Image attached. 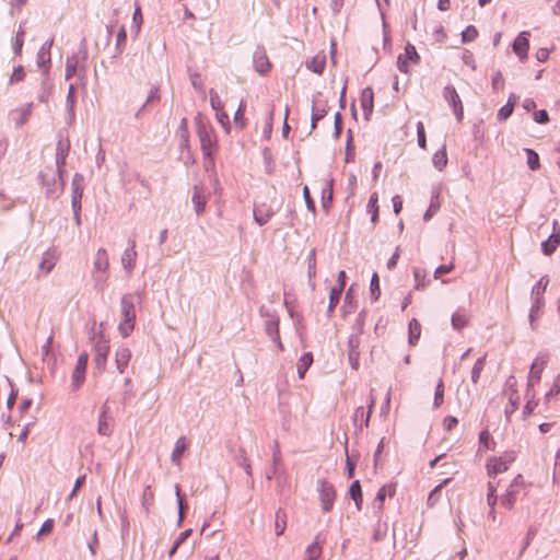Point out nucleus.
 Listing matches in <instances>:
<instances>
[{"mask_svg": "<svg viewBox=\"0 0 560 560\" xmlns=\"http://www.w3.org/2000/svg\"><path fill=\"white\" fill-rule=\"evenodd\" d=\"M197 136L200 141V148L205 160L213 163V153L217 150V138L212 127L203 121L201 116L195 118Z\"/></svg>", "mask_w": 560, "mask_h": 560, "instance_id": "f257e3e1", "label": "nucleus"}, {"mask_svg": "<svg viewBox=\"0 0 560 560\" xmlns=\"http://www.w3.org/2000/svg\"><path fill=\"white\" fill-rule=\"evenodd\" d=\"M121 322L118 326L120 335L126 338L135 329L136 307L132 294H124L120 300Z\"/></svg>", "mask_w": 560, "mask_h": 560, "instance_id": "f03ea898", "label": "nucleus"}, {"mask_svg": "<svg viewBox=\"0 0 560 560\" xmlns=\"http://www.w3.org/2000/svg\"><path fill=\"white\" fill-rule=\"evenodd\" d=\"M108 267L109 260L105 248H98L96 252L93 269L92 279L94 281V288L98 291H103L108 280Z\"/></svg>", "mask_w": 560, "mask_h": 560, "instance_id": "7ed1b4c3", "label": "nucleus"}, {"mask_svg": "<svg viewBox=\"0 0 560 560\" xmlns=\"http://www.w3.org/2000/svg\"><path fill=\"white\" fill-rule=\"evenodd\" d=\"M39 178L42 179L43 186L46 188L45 194L47 198L55 200L63 191V175L60 177L57 171L52 172L50 170V174L42 172Z\"/></svg>", "mask_w": 560, "mask_h": 560, "instance_id": "20e7f679", "label": "nucleus"}, {"mask_svg": "<svg viewBox=\"0 0 560 560\" xmlns=\"http://www.w3.org/2000/svg\"><path fill=\"white\" fill-rule=\"evenodd\" d=\"M526 489V483L521 474H518L508 487L505 493L501 497V505L512 510L520 493Z\"/></svg>", "mask_w": 560, "mask_h": 560, "instance_id": "39448f33", "label": "nucleus"}, {"mask_svg": "<svg viewBox=\"0 0 560 560\" xmlns=\"http://www.w3.org/2000/svg\"><path fill=\"white\" fill-rule=\"evenodd\" d=\"M94 362L96 369L101 372L105 371L107 364V357L109 353V341L103 334L94 335Z\"/></svg>", "mask_w": 560, "mask_h": 560, "instance_id": "423d86ee", "label": "nucleus"}, {"mask_svg": "<svg viewBox=\"0 0 560 560\" xmlns=\"http://www.w3.org/2000/svg\"><path fill=\"white\" fill-rule=\"evenodd\" d=\"M317 491L319 494L322 511L324 513L330 512L336 500V490L334 485L326 479H319L317 480Z\"/></svg>", "mask_w": 560, "mask_h": 560, "instance_id": "0eeeda50", "label": "nucleus"}, {"mask_svg": "<svg viewBox=\"0 0 560 560\" xmlns=\"http://www.w3.org/2000/svg\"><path fill=\"white\" fill-rule=\"evenodd\" d=\"M515 460L514 452H505L500 457H491L487 462V472L490 477L504 472L509 466Z\"/></svg>", "mask_w": 560, "mask_h": 560, "instance_id": "6e6552de", "label": "nucleus"}, {"mask_svg": "<svg viewBox=\"0 0 560 560\" xmlns=\"http://www.w3.org/2000/svg\"><path fill=\"white\" fill-rule=\"evenodd\" d=\"M89 361V354L86 352H82L78 360L75 368L72 372L71 376V387L72 390H78L85 381L86 366Z\"/></svg>", "mask_w": 560, "mask_h": 560, "instance_id": "1a4fd4ad", "label": "nucleus"}, {"mask_svg": "<svg viewBox=\"0 0 560 560\" xmlns=\"http://www.w3.org/2000/svg\"><path fill=\"white\" fill-rule=\"evenodd\" d=\"M420 61V56L416 49V47L408 43L405 47V52L404 54H400L398 57H397V68L399 69L400 72L402 73H408L409 72V62L411 63H419Z\"/></svg>", "mask_w": 560, "mask_h": 560, "instance_id": "9d476101", "label": "nucleus"}, {"mask_svg": "<svg viewBox=\"0 0 560 560\" xmlns=\"http://www.w3.org/2000/svg\"><path fill=\"white\" fill-rule=\"evenodd\" d=\"M443 97L453 107L457 120L460 121L464 117V107L456 89L453 85H446L443 90Z\"/></svg>", "mask_w": 560, "mask_h": 560, "instance_id": "9b49d317", "label": "nucleus"}, {"mask_svg": "<svg viewBox=\"0 0 560 560\" xmlns=\"http://www.w3.org/2000/svg\"><path fill=\"white\" fill-rule=\"evenodd\" d=\"M548 360H549L548 353H539L535 358V360L530 366V371H529L528 383H527L528 387L534 386L535 383L540 381L541 373H542L545 366L547 365Z\"/></svg>", "mask_w": 560, "mask_h": 560, "instance_id": "f8f14e48", "label": "nucleus"}, {"mask_svg": "<svg viewBox=\"0 0 560 560\" xmlns=\"http://www.w3.org/2000/svg\"><path fill=\"white\" fill-rule=\"evenodd\" d=\"M328 112L327 102L320 100V93H317L313 96L312 101V116H311V129L314 130L316 128V124L323 119Z\"/></svg>", "mask_w": 560, "mask_h": 560, "instance_id": "ddd939ff", "label": "nucleus"}, {"mask_svg": "<svg viewBox=\"0 0 560 560\" xmlns=\"http://www.w3.org/2000/svg\"><path fill=\"white\" fill-rule=\"evenodd\" d=\"M375 406V398L371 395L370 404L368 406V410H365L362 406L358 407L353 415V422L357 427L362 430L363 428H368L370 423V418Z\"/></svg>", "mask_w": 560, "mask_h": 560, "instance_id": "4468645a", "label": "nucleus"}, {"mask_svg": "<svg viewBox=\"0 0 560 560\" xmlns=\"http://www.w3.org/2000/svg\"><path fill=\"white\" fill-rule=\"evenodd\" d=\"M114 419L109 415V408L105 404L98 417L97 432L102 436H109L113 433Z\"/></svg>", "mask_w": 560, "mask_h": 560, "instance_id": "2eb2a0df", "label": "nucleus"}, {"mask_svg": "<svg viewBox=\"0 0 560 560\" xmlns=\"http://www.w3.org/2000/svg\"><path fill=\"white\" fill-rule=\"evenodd\" d=\"M70 150V141L68 138L60 139L56 147V166L59 176L65 173L66 159Z\"/></svg>", "mask_w": 560, "mask_h": 560, "instance_id": "dca6fc26", "label": "nucleus"}, {"mask_svg": "<svg viewBox=\"0 0 560 560\" xmlns=\"http://www.w3.org/2000/svg\"><path fill=\"white\" fill-rule=\"evenodd\" d=\"M253 65L259 74H266L269 72L271 63L264 47H257L254 51Z\"/></svg>", "mask_w": 560, "mask_h": 560, "instance_id": "f3484780", "label": "nucleus"}, {"mask_svg": "<svg viewBox=\"0 0 560 560\" xmlns=\"http://www.w3.org/2000/svg\"><path fill=\"white\" fill-rule=\"evenodd\" d=\"M529 36V32L523 31L517 35L513 43V51L522 61L525 60L528 56Z\"/></svg>", "mask_w": 560, "mask_h": 560, "instance_id": "a211bd4d", "label": "nucleus"}, {"mask_svg": "<svg viewBox=\"0 0 560 560\" xmlns=\"http://www.w3.org/2000/svg\"><path fill=\"white\" fill-rule=\"evenodd\" d=\"M259 315L266 318L265 331L269 335H276L279 331L280 319L276 313H271L266 306L259 307Z\"/></svg>", "mask_w": 560, "mask_h": 560, "instance_id": "6ab92c4d", "label": "nucleus"}, {"mask_svg": "<svg viewBox=\"0 0 560 560\" xmlns=\"http://www.w3.org/2000/svg\"><path fill=\"white\" fill-rule=\"evenodd\" d=\"M128 244L129 246L125 249V252L121 255V265L125 271L128 275H131V272L135 269L137 258L136 242L135 240H129Z\"/></svg>", "mask_w": 560, "mask_h": 560, "instance_id": "aec40b11", "label": "nucleus"}, {"mask_svg": "<svg viewBox=\"0 0 560 560\" xmlns=\"http://www.w3.org/2000/svg\"><path fill=\"white\" fill-rule=\"evenodd\" d=\"M557 228L558 222L553 221V233L548 237V240L541 243V250L546 256L553 254L557 247L560 245V229L556 231Z\"/></svg>", "mask_w": 560, "mask_h": 560, "instance_id": "412c9836", "label": "nucleus"}, {"mask_svg": "<svg viewBox=\"0 0 560 560\" xmlns=\"http://www.w3.org/2000/svg\"><path fill=\"white\" fill-rule=\"evenodd\" d=\"M130 359H131V351L128 347L119 346L116 349L115 363H116V368L120 374H122L126 371V369L128 368Z\"/></svg>", "mask_w": 560, "mask_h": 560, "instance_id": "4be33fe9", "label": "nucleus"}, {"mask_svg": "<svg viewBox=\"0 0 560 560\" xmlns=\"http://www.w3.org/2000/svg\"><path fill=\"white\" fill-rule=\"evenodd\" d=\"M360 103L364 113V118L369 120L374 107V93L371 88L368 86L362 90Z\"/></svg>", "mask_w": 560, "mask_h": 560, "instance_id": "5701e85b", "label": "nucleus"}, {"mask_svg": "<svg viewBox=\"0 0 560 560\" xmlns=\"http://www.w3.org/2000/svg\"><path fill=\"white\" fill-rule=\"evenodd\" d=\"M275 214L271 206L266 203L258 205L254 208V220L257 224L265 225Z\"/></svg>", "mask_w": 560, "mask_h": 560, "instance_id": "b1692460", "label": "nucleus"}, {"mask_svg": "<svg viewBox=\"0 0 560 560\" xmlns=\"http://www.w3.org/2000/svg\"><path fill=\"white\" fill-rule=\"evenodd\" d=\"M33 112V103H27L24 106L11 112L12 120L16 126L24 125L31 117Z\"/></svg>", "mask_w": 560, "mask_h": 560, "instance_id": "393cba45", "label": "nucleus"}, {"mask_svg": "<svg viewBox=\"0 0 560 560\" xmlns=\"http://www.w3.org/2000/svg\"><path fill=\"white\" fill-rule=\"evenodd\" d=\"M58 258L59 256L55 249L46 250L42 256L39 269L45 273H49L56 266Z\"/></svg>", "mask_w": 560, "mask_h": 560, "instance_id": "a878e982", "label": "nucleus"}, {"mask_svg": "<svg viewBox=\"0 0 560 560\" xmlns=\"http://www.w3.org/2000/svg\"><path fill=\"white\" fill-rule=\"evenodd\" d=\"M468 320H469V316H468L467 311L464 307H459L452 315V318H451L452 327L455 330H460L468 324Z\"/></svg>", "mask_w": 560, "mask_h": 560, "instance_id": "bb28decb", "label": "nucleus"}, {"mask_svg": "<svg viewBox=\"0 0 560 560\" xmlns=\"http://www.w3.org/2000/svg\"><path fill=\"white\" fill-rule=\"evenodd\" d=\"M307 277H308V283L312 290L315 289L316 283L314 281V278L316 276V249L313 248L310 250L307 258Z\"/></svg>", "mask_w": 560, "mask_h": 560, "instance_id": "cd10ccee", "label": "nucleus"}, {"mask_svg": "<svg viewBox=\"0 0 560 560\" xmlns=\"http://www.w3.org/2000/svg\"><path fill=\"white\" fill-rule=\"evenodd\" d=\"M326 65V56L323 52L315 55L311 60L306 61V68L314 73L322 74Z\"/></svg>", "mask_w": 560, "mask_h": 560, "instance_id": "c85d7f7f", "label": "nucleus"}, {"mask_svg": "<svg viewBox=\"0 0 560 560\" xmlns=\"http://www.w3.org/2000/svg\"><path fill=\"white\" fill-rule=\"evenodd\" d=\"M54 38L48 39L43 46L39 48L37 52V65L39 67H45L46 63L50 62V48L52 46Z\"/></svg>", "mask_w": 560, "mask_h": 560, "instance_id": "c756f323", "label": "nucleus"}, {"mask_svg": "<svg viewBox=\"0 0 560 560\" xmlns=\"http://www.w3.org/2000/svg\"><path fill=\"white\" fill-rule=\"evenodd\" d=\"M408 332H409V336H408L409 345L416 346L421 336V324L416 318H412L409 322Z\"/></svg>", "mask_w": 560, "mask_h": 560, "instance_id": "7c9ffc66", "label": "nucleus"}, {"mask_svg": "<svg viewBox=\"0 0 560 560\" xmlns=\"http://www.w3.org/2000/svg\"><path fill=\"white\" fill-rule=\"evenodd\" d=\"M187 447L186 438L180 436L176 440L174 450L171 455L172 463L179 465L180 457Z\"/></svg>", "mask_w": 560, "mask_h": 560, "instance_id": "2f4dec72", "label": "nucleus"}, {"mask_svg": "<svg viewBox=\"0 0 560 560\" xmlns=\"http://www.w3.org/2000/svg\"><path fill=\"white\" fill-rule=\"evenodd\" d=\"M66 104H67V110H68V115H69V124H72V121L75 118V113H74L75 88L73 84H70L68 88Z\"/></svg>", "mask_w": 560, "mask_h": 560, "instance_id": "473e14b6", "label": "nucleus"}, {"mask_svg": "<svg viewBox=\"0 0 560 560\" xmlns=\"http://www.w3.org/2000/svg\"><path fill=\"white\" fill-rule=\"evenodd\" d=\"M319 536L315 537V540L307 546L305 550V560H318L322 556L323 548L320 546V542L318 540Z\"/></svg>", "mask_w": 560, "mask_h": 560, "instance_id": "72a5a7b5", "label": "nucleus"}, {"mask_svg": "<svg viewBox=\"0 0 560 560\" xmlns=\"http://www.w3.org/2000/svg\"><path fill=\"white\" fill-rule=\"evenodd\" d=\"M78 69H79V57H78V55L73 54V55L69 56L66 60L65 79L70 80L72 77L75 75Z\"/></svg>", "mask_w": 560, "mask_h": 560, "instance_id": "f704fd0d", "label": "nucleus"}, {"mask_svg": "<svg viewBox=\"0 0 560 560\" xmlns=\"http://www.w3.org/2000/svg\"><path fill=\"white\" fill-rule=\"evenodd\" d=\"M83 187H84V177L80 173H75L72 178L71 188H72V197L77 199H82L83 196Z\"/></svg>", "mask_w": 560, "mask_h": 560, "instance_id": "c9c22d12", "label": "nucleus"}, {"mask_svg": "<svg viewBox=\"0 0 560 560\" xmlns=\"http://www.w3.org/2000/svg\"><path fill=\"white\" fill-rule=\"evenodd\" d=\"M518 400H520V397L517 395L516 389H512V393L509 396V405L504 409V415H505L506 421H510L511 416L517 410Z\"/></svg>", "mask_w": 560, "mask_h": 560, "instance_id": "e433bc0d", "label": "nucleus"}, {"mask_svg": "<svg viewBox=\"0 0 560 560\" xmlns=\"http://www.w3.org/2000/svg\"><path fill=\"white\" fill-rule=\"evenodd\" d=\"M394 492H395V489L393 488V486L385 485V486L381 487L376 493V498L374 501V508L377 509L378 511H381L383 509V503H384L386 495L387 494L393 495Z\"/></svg>", "mask_w": 560, "mask_h": 560, "instance_id": "4c0bfd02", "label": "nucleus"}, {"mask_svg": "<svg viewBox=\"0 0 560 560\" xmlns=\"http://www.w3.org/2000/svg\"><path fill=\"white\" fill-rule=\"evenodd\" d=\"M192 203L196 213L200 215L205 211L207 200L205 196L201 195V190L197 186L194 187Z\"/></svg>", "mask_w": 560, "mask_h": 560, "instance_id": "58836bf2", "label": "nucleus"}, {"mask_svg": "<svg viewBox=\"0 0 560 560\" xmlns=\"http://www.w3.org/2000/svg\"><path fill=\"white\" fill-rule=\"evenodd\" d=\"M349 494H350V498L355 502L357 509L361 510L363 498H362V490H361V485H360L359 480H354L351 483V486L349 488Z\"/></svg>", "mask_w": 560, "mask_h": 560, "instance_id": "ea45409f", "label": "nucleus"}, {"mask_svg": "<svg viewBox=\"0 0 560 560\" xmlns=\"http://www.w3.org/2000/svg\"><path fill=\"white\" fill-rule=\"evenodd\" d=\"M549 283L548 276H542L538 282L532 288L530 298L534 300V298H540L542 301V295L546 292L547 285Z\"/></svg>", "mask_w": 560, "mask_h": 560, "instance_id": "a19ab883", "label": "nucleus"}, {"mask_svg": "<svg viewBox=\"0 0 560 560\" xmlns=\"http://www.w3.org/2000/svg\"><path fill=\"white\" fill-rule=\"evenodd\" d=\"M313 363V354L311 352L304 353L298 362V374L300 378H303L306 371Z\"/></svg>", "mask_w": 560, "mask_h": 560, "instance_id": "79ce46f5", "label": "nucleus"}, {"mask_svg": "<svg viewBox=\"0 0 560 560\" xmlns=\"http://www.w3.org/2000/svg\"><path fill=\"white\" fill-rule=\"evenodd\" d=\"M378 196L377 192H373L370 196L369 202H368V212L371 213V222L375 224L378 220Z\"/></svg>", "mask_w": 560, "mask_h": 560, "instance_id": "37998d69", "label": "nucleus"}, {"mask_svg": "<svg viewBox=\"0 0 560 560\" xmlns=\"http://www.w3.org/2000/svg\"><path fill=\"white\" fill-rule=\"evenodd\" d=\"M432 163L435 168L442 171L447 164V154L445 145L433 154Z\"/></svg>", "mask_w": 560, "mask_h": 560, "instance_id": "c03bdc74", "label": "nucleus"}, {"mask_svg": "<svg viewBox=\"0 0 560 560\" xmlns=\"http://www.w3.org/2000/svg\"><path fill=\"white\" fill-rule=\"evenodd\" d=\"M544 301L540 298H534L532 300V307L529 312V324L533 330H536L537 325L535 323L536 320V314L539 312V310L542 307Z\"/></svg>", "mask_w": 560, "mask_h": 560, "instance_id": "a18cd8bd", "label": "nucleus"}, {"mask_svg": "<svg viewBox=\"0 0 560 560\" xmlns=\"http://www.w3.org/2000/svg\"><path fill=\"white\" fill-rule=\"evenodd\" d=\"M285 512L279 509L276 512V522H275V530L277 536H281L284 533L287 521H285Z\"/></svg>", "mask_w": 560, "mask_h": 560, "instance_id": "49530a36", "label": "nucleus"}, {"mask_svg": "<svg viewBox=\"0 0 560 560\" xmlns=\"http://www.w3.org/2000/svg\"><path fill=\"white\" fill-rule=\"evenodd\" d=\"M527 156V165L529 170L537 171L540 167L539 155L533 149H524Z\"/></svg>", "mask_w": 560, "mask_h": 560, "instance_id": "de8ad7c7", "label": "nucleus"}, {"mask_svg": "<svg viewBox=\"0 0 560 560\" xmlns=\"http://www.w3.org/2000/svg\"><path fill=\"white\" fill-rule=\"evenodd\" d=\"M451 479H445L443 482H441L440 485H438L430 493H429V497H428V505L429 506H434L439 500H440V497H441V492H442V489L444 487V485H446Z\"/></svg>", "mask_w": 560, "mask_h": 560, "instance_id": "09e8293b", "label": "nucleus"}, {"mask_svg": "<svg viewBox=\"0 0 560 560\" xmlns=\"http://www.w3.org/2000/svg\"><path fill=\"white\" fill-rule=\"evenodd\" d=\"M485 364H486V355L479 358L474 366H472V370H471V382L474 384H477L479 378H480V375H481V372L485 368Z\"/></svg>", "mask_w": 560, "mask_h": 560, "instance_id": "8fccbe9b", "label": "nucleus"}, {"mask_svg": "<svg viewBox=\"0 0 560 560\" xmlns=\"http://www.w3.org/2000/svg\"><path fill=\"white\" fill-rule=\"evenodd\" d=\"M341 293L342 292L340 291V289H332V288L330 289V292H329V303H328V308H327V314H328L329 317L331 316V314L334 313L335 307L339 303Z\"/></svg>", "mask_w": 560, "mask_h": 560, "instance_id": "3c124183", "label": "nucleus"}, {"mask_svg": "<svg viewBox=\"0 0 560 560\" xmlns=\"http://www.w3.org/2000/svg\"><path fill=\"white\" fill-rule=\"evenodd\" d=\"M153 503H154V493L151 490V487L147 486L144 491H143L142 500H141V504H142V506H143V509L145 510L147 513H149V511H150L151 506L153 505Z\"/></svg>", "mask_w": 560, "mask_h": 560, "instance_id": "603ef678", "label": "nucleus"}, {"mask_svg": "<svg viewBox=\"0 0 560 560\" xmlns=\"http://www.w3.org/2000/svg\"><path fill=\"white\" fill-rule=\"evenodd\" d=\"M444 401V382L442 378L439 380L435 393H434V400H433V407L439 408Z\"/></svg>", "mask_w": 560, "mask_h": 560, "instance_id": "864d4df0", "label": "nucleus"}, {"mask_svg": "<svg viewBox=\"0 0 560 560\" xmlns=\"http://www.w3.org/2000/svg\"><path fill=\"white\" fill-rule=\"evenodd\" d=\"M332 184H334V179H330L328 182L327 188H324L323 192H322V203H323V208H325V209H328L332 201Z\"/></svg>", "mask_w": 560, "mask_h": 560, "instance_id": "5fc2aeb1", "label": "nucleus"}, {"mask_svg": "<svg viewBox=\"0 0 560 560\" xmlns=\"http://www.w3.org/2000/svg\"><path fill=\"white\" fill-rule=\"evenodd\" d=\"M175 494H176L177 503H178V522H177V524H178V526H180V524L184 520V509H186L187 506L184 503V497L182 495L179 485L175 486Z\"/></svg>", "mask_w": 560, "mask_h": 560, "instance_id": "6e6d98bb", "label": "nucleus"}, {"mask_svg": "<svg viewBox=\"0 0 560 560\" xmlns=\"http://www.w3.org/2000/svg\"><path fill=\"white\" fill-rule=\"evenodd\" d=\"M479 443L487 450H494L495 442L488 430H482L479 434Z\"/></svg>", "mask_w": 560, "mask_h": 560, "instance_id": "4d7b16f0", "label": "nucleus"}, {"mask_svg": "<svg viewBox=\"0 0 560 560\" xmlns=\"http://www.w3.org/2000/svg\"><path fill=\"white\" fill-rule=\"evenodd\" d=\"M160 101V95H159V88L156 86H153L151 90H150V93L147 97V101L145 103L142 105V107L138 110V113L136 114V117L138 118L141 114V112L144 109L145 106L154 103V102H159Z\"/></svg>", "mask_w": 560, "mask_h": 560, "instance_id": "13d9d810", "label": "nucleus"}, {"mask_svg": "<svg viewBox=\"0 0 560 560\" xmlns=\"http://www.w3.org/2000/svg\"><path fill=\"white\" fill-rule=\"evenodd\" d=\"M478 36V31L474 25H468L463 32H462V42L463 43H470L474 42Z\"/></svg>", "mask_w": 560, "mask_h": 560, "instance_id": "bf43d9fd", "label": "nucleus"}, {"mask_svg": "<svg viewBox=\"0 0 560 560\" xmlns=\"http://www.w3.org/2000/svg\"><path fill=\"white\" fill-rule=\"evenodd\" d=\"M371 296L376 301L381 295L380 280L377 273H373L370 282Z\"/></svg>", "mask_w": 560, "mask_h": 560, "instance_id": "052dcab7", "label": "nucleus"}, {"mask_svg": "<svg viewBox=\"0 0 560 560\" xmlns=\"http://www.w3.org/2000/svg\"><path fill=\"white\" fill-rule=\"evenodd\" d=\"M132 22H133L132 31H135V34L138 35L140 32L141 25L143 23L142 13H141V9L139 5L136 7V9H135Z\"/></svg>", "mask_w": 560, "mask_h": 560, "instance_id": "680f3d73", "label": "nucleus"}, {"mask_svg": "<svg viewBox=\"0 0 560 560\" xmlns=\"http://www.w3.org/2000/svg\"><path fill=\"white\" fill-rule=\"evenodd\" d=\"M272 474H277L279 467L281 465V452L279 447V443L276 441L273 445V454H272Z\"/></svg>", "mask_w": 560, "mask_h": 560, "instance_id": "e2e57ef3", "label": "nucleus"}, {"mask_svg": "<svg viewBox=\"0 0 560 560\" xmlns=\"http://www.w3.org/2000/svg\"><path fill=\"white\" fill-rule=\"evenodd\" d=\"M24 79H25L24 68L22 66H18L14 68L13 72L9 79V84L12 85V84L19 83V82L23 81Z\"/></svg>", "mask_w": 560, "mask_h": 560, "instance_id": "0e129e2a", "label": "nucleus"}, {"mask_svg": "<svg viewBox=\"0 0 560 560\" xmlns=\"http://www.w3.org/2000/svg\"><path fill=\"white\" fill-rule=\"evenodd\" d=\"M126 40H127V33H126V30L124 26H121L117 33V37H116V50H117V54H121L122 52V49L126 45Z\"/></svg>", "mask_w": 560, "mask_h": 560, "instance_id": "69168bd1", "label": "nucleus"}, {"mask_svg": "<svg viewBox=\"0 0 560 560\" xmlns=\"http://www.w3.org/2000/svg\"><path fill=\"white\" fill-rule=\"evenodd\" d=\"M495 492H497L495 485L493 482H489L488 483L487 502H488V505L490 506V509H492V510L498 501V495Z\"/></svg>", "mask_w": 560, "mask_h": 560, "instance_id": "338daca9", "label": "nucleus"}, {"mask_svg": "<svg viewBox=\"0 0 560 560\" xmlns=\"http://www.w3.org/2000/svg\"><path fill=\"white\" fill-rule=\"evenodd\" d=\"M209 96H210V105L213 110L218 112V110L223 109V104L220 100L218 92L214 89H210Z\"/></svg>", "mask_w": 560, "mask_h": 560, "instance_id": "774afa93", "label": "nucleus"}]
</instances>
